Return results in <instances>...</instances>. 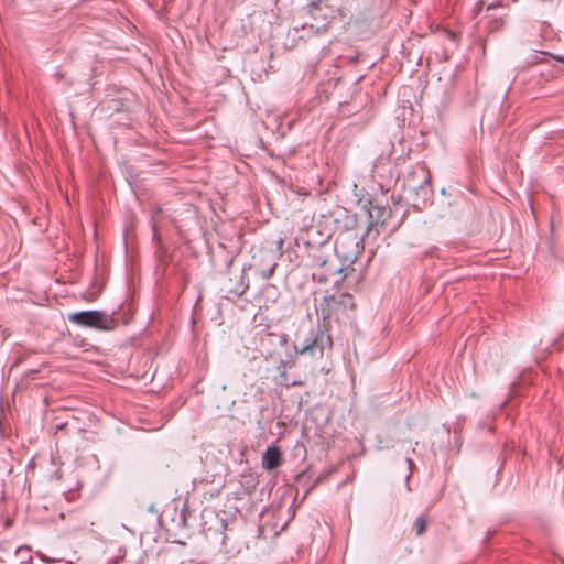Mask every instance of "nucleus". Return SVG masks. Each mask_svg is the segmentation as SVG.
Returning a JSON list of instances; mask_svg holds the SVG:
<instances>
[{
	"label": "nucleus",
	"instance_id": "nucleus-1",
	"mask_svg": "<svg viewBox=\"0 0 564 564\" xmlns=\"http://www.w3.org/2000/svg\"><path fill=\"white\" fill-rule=\"evenodd\" d=\"M357 304L354 296L349 293L339 295L324 296L319 303V314L322 316V326L314 339L310 344L302 346L295 345V351L300 355L311 357H322L325 348H332L333 339L330 336L332 323L348 324L356 318Z\"/></svg>",
	"mask_w": 564,
	"mask_h": 564
},
{
	"label": "nucleus",
	"instance_id": "nucleus-2",
	"mask_svg": "<svg viewBox=\"0 0 564 564\" xmlns=\"http://www.w3.org/2000/svg\"><path fill=\"white\" fill-rule=\"evenodd\" d=\"M69 322L99 330H111L116 326L112 317L100 311H83L76 312L68 316Z\"/></svg>",
	"mask_w": 564,
	"mask_h": 564
},
{
	"label": "nucleus",
	"instance_id": "nucleus-3",
	"mask_svg": "<svg viewBox=\"0 0 564 564\" xmlns=\"http://www.w3.org/2000/svg\"><path fill=\"white\" fill-rule=\"evenodd\" d=\"M344 273L343 268H339L330 260L319 261L312 272L313 280L318 283H326L332 278H337Z\"/></svg>",
	"mask_w": 564,
	"mask_h": 564
},
{
	"label": "nucleus",
	"instance_id": "nucleus-4",
	"mask_svg": "<svg viewBox=\"0 0 564 564\" xmlns=\"http://www.w3.org/2000/svg\"><path fill=\"white\" fill-rule=\"evenodd\" d=\"M282 453L278 446H270L262 455V468L270 471L278 468L282 464Z\"/></svg>",
	"mask_w": 564,
	"mask_h": 564
},
{
	"label": "nucleus",
	"instance_id": "nucleus-5",
	"mask_svg": "<svg viewBox=\"0 0 564 564\" xmlns=\"http://www.w3.org/2000/svg\"><path fill=\"white\" fill-rule=\"evenodd\" d=\"M426 528V520L423 517H419L415 520V532L416 535H422Z\"/></svg>",
	"mask_w": 564,
	"mask_h": 564
},
{
	"label": "nucleus",
	"instance_id": "nucleus-6",
	"mask_svg": "<svg viewBox=\"0 0 564 564\" xmlns=\"http://www.w3.org/2000/svg\"><path fill=\"white\" fill-rule=\"evenodd\" d=\"M352 271H354V269L347 268L345 273H344V275L340 278V280L339 279H334V283L338 284L340 281H344V280L348 279L349 273L352 272Z\"/></svg>",
	"mask_w": 564,
	"mask_h": 564
},
{
	"label": "nucleus",
	"instance_id": "nucleus-7",
	"mask_svg": "<svg viewBox=\"0 0 564 564\" xmlns=\"http://www.w3.org/2000/svg\"><path fill=\"white\" fill-rule=\"evenodd\" d=\"M321 8V2H313L311 6H310V12L311 14L313 15L314 14V11L319 9Z\"/></svg>",
	"mask_w": 564,
	"mask_h": 564
},
{
	"label": "nucleus",
	"instance_id": "nucleus-8",
	"mask_svg": "<svg viewBox=\"0 0 564 564\" xmlns=\"http://www.w3.org/2000/svg\"><path fill=\"white\" fill-rule=\"evenodd\" d=\"M558 61H560V62H562V63H564V56H561V57L558 58Z\"/></svg>",
	"mask_w": 564,
	"mask_h": 564
},
{
	"label": "nucleus",
	"instance_id": "nucleus-9",
	"mask_svg": "<svg viewBox=\"0 0 564 564\" xmlns=\"http://www.w3.org/2000/svg\"><path fill=\"white\" fill-rule=\"evenodd\" d=\"M279 245H280V248H282V246H283V240L282 239L279 241Z\"/></svg>",
	"mask_w": 564,
	"mask_h": 564
}]
</instances>
